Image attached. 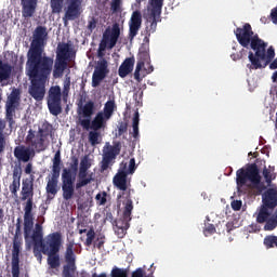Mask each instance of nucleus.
I'll return each instance as SVG.
<instances>
[{"label":"nucleus","mask_w":277,"mask_h":277,"mask_svg":"<svg viewBox=\"0 0 277 277\" xmlns=\"http://www.w3.org/2000/svg\"><path fill=\"white\" fill-rule=\"evenodd\" d=\"M32 170H34V164H31V162H29L28 164H26L24 172H25V174H30L32 172Z\"/></svg>","instance_id":"5fc2aeb1"},{"label":"nucleus","mask_w":277,"mask_h":277,"mask_svg":"<svg viewBox=\"0 0 277 277\" xmlns=\"http://www.w3.org/2000/svg\"><path fill=\"white\" fill-rule=\"evenodd\" d=\"M109 119L104 116L103 111H98L92 121H90V127L92 131H101V129H105L107 127V121Z\"/></svg>","instance_id":"c85d7f7f"},{"label":"nucleus","mask_w":277,"mask_h":277,"mask_svg":"<svg viewBox=\"0 0 277 277\" xmlns=\"http://www.w3.org/2000/svg\"><path fill=\"white\" fill-rule=\"evenodd\" d=\"M45 256H48V265L51 269H57L60 267V253H48Z\"/></svg>","instance_id":"c9c22d12"},{"label":"nucleus","mask_w":277,"mask_h":277,"mask_svg":"<svg viewBox=\"0 0 277 277\" xmlns=\"http://www.w3.org/2000/svg\"><path fill=\"white\" fill-rule=\"evenodd\" d=\"M140 29H142V13L140 11H134L129 22L130 40H133V38L137 36V34L140 32Z\"/></svg>","instance_id":"5701e85b"},{"label":"nucleus","mask_w":277,"mask_h":277,"mask_svg":"<svg viewBox=\"0 0 277 277\" xmlns=\"http://www.w3.org/2000/svg\"><path fill=\"white\" fill-rule=\"evenodd\" d=\"M38 1H22V15L24 18H31L36 14Z\"/></svg>","instance_id":"2f4dec72"},{"label":"nucleus","mask_w":277,"mask_h":277,"mask_svg":"<svg viewBox=\"0 0 277 277\" xmlns=\"http://www.w3.org/2000/svg\"><path fill=\"white\" fill-rule=\"evenodd\" d=\"M149 1H162V0H149Z\"/></svg>","instance_id":"774afa93"},{"label":"nucleus","mask_w":277,"mask_h":277,"mask_svg":"<svg viewBox=\"0 0 277 277\" xmlns=\"http://www.w3.org/2000/svg\"><path fill=\"white\" fill-rule=\"evenodd\" d=\"M135 66V57H128L126 58L122 64L119 66L118 75L121 77V79H124V77H128V75H131L133 72V68Z\"/></svg>","instance_id":"cd10ccee"},{"label":"nucleus","mask_w":277,"mask_h":277,"mask_svg":"<svg viewBox=\"0 0 277 277\" xmlns=\"http://www.w3.org/2000/svg\"><path fill=\"white\" fill-rule=\"evenodd\" d=\"M26 144L34 153H43V150L49 148V142H47V138L41 136L39 133L36 134V131L32 129L28 131Z\"/></svg>","instance_id":"a211bd4d"},{"label":"nucleus","mask_w":277,"mask_h":277,"mask_svg":"<svg viewBox=\"0 0 277 277\" xmlns=\"http://www.w3.org/2000/svg\"><path fill=\"white\" fill-rule=\"evenodd\" d=\"M21 200L24 205V224H28L34 221V179L24 180L22 182Z\"/></svg>","instance_id":"1a4fd4ad"},{"label":"nucleus","mask_w":277,"mask_h":277,"mask_svg":"<svg viewBox=\"0 0 277 277\" xmlns=\"http://www.w3.org/2000/svg\"><path fill=\"white\" fill-rule=\"evenodd\" d=\"M251 182L253 189L263 192L265 185L261 184V173L259 172V166L256 163L248 164L246 168H240L236 171V184L237 188L246 187V184Z\"/></svg>","instance_id":"0eeeda50"},{"label":"nucleus","mask_w":277,"mask_h":277,"mask_svg":"<svg viewBox=\"0 0 277 277\" xmlns=\"http://www.w3.org/2000/svg\"><path fill=\"white\" fill-rule=\"evenodd\" d=\"M264 230H274L277 227V212L272 215L267 221H265Z\"/></svg>","instance_id":"58836bf2"},{"label":"nucleus","mask_w":277,"mask_h":277,"mask_svg":"<svg viewBox=\"0 0 277 277\" xmlns=\"http://www.w3.org/2000/svg\"><path fill=\"white\" fill-rule=\"evenodd\" d=\"M215 225L213 224H209L205 229H203V234L205 237H209L211 235H215Z\"/></svg>","instance_id":"09e8293b"},{"label":"nucleus","mask_w":277,"mask_h":277,"mask_svg":"<svg viewBox=\"0 0 277 277\" xmlns=\"http://www.w3.org/2000/svg\"><path fill=\"white\" fill-rule=\"evenodd\" d=\"M118 109V106L116 105L115 100H109L104 104V108L102 114L107 118L108 120H111V116H114V111Z\"/></svg>","instance_id":"473e14b6"},{"label":"nucleus","mask_w":277,"mask_h":277,"mask_svg":"<svg viewBox=\"0 0 277 277\" xmlns=\"http://www.w3.org/2000/svg\"><path fill=\"white\" fill-rule=\"evenodd\" d=\"M121 1H113L110 4V10L114 14L120 12L121 8Z\"/></svg>","instance_id":"8fccbe9b"},{"label":"nucleus","mask_w":277,"mask_h":277,"mask_svg":"<svg viewBox=\"0 0 277 277\" xmlns=\"http://www.w3.org/2000/svg\"><path fill=\"white\" fill-rule=\"evenodd\" d=\"M118 155H120V143H117L114 146H107V150L104 151L101 161V172L109 170V166H114V161Z\"/></svg>","instance_id":"aec40b11"},{"label":"nucleus","mask_w":277,"mask_h":277,"mask_svg":"<svg viewBox=\"0 0 277 277\" xmlns=\"http://www.w3.org/2000/svg\"><path fill=\"white\" fill-rule=\"evenodd\" d=\"M264 246L267 250L277 248V236L268 235L264 238Z\"/></svg>","instance_id":"ea45409f"},{"label":"nucleus","mask_w":277,"mask_h":277,"mask_svg":"<svg viewBox=\"0 0 277 277\" xmlns=\"http://www.w3.org/2000/svg\"><path fill=\"white\" fill-rule=\"evenodd\" d=\"M131 135L134 140H138L140 137V113L136 111L132 119V132Z\"/></svg>","instance_id":"f704fd0d"},{"label":"nucleus","mask_w":277,"mask_h":277,"mask_svg":"<svg viewBox=\"0 0 277 277\" xmlns=\"http://www.w3.org/2000/svg\"><path fill=\"white\" fill-rule=\"evenodd\" d=\"M92 182H94V177H92V173L88 175V170L79 169L76 189H81V187H85V185H90V183Z\"/></svg>","instance_id":"c756f323"},{"label":"nucleus","mask_w":277,"mask_h":277,"mask_svg":"<svg viewBox=\"0 0 277 277\" xmlns=\"http://www.w3.org/2000/svg\"><path fill=\"white\" fill-rule=\"evenodd\" d=\"M34 150L31 147H25V146H16L14 148V157L18 161H23L24 163H27L29 159H31V155H34Z\"/></svg>","instance_id":"bb28decb"},{"label":"nucleus","mask_w":277,"mask_h":277,"mask_svg":"<svg viewBox=\"0 0 277 277\" xmlns=\"http://www.w3.org/2000/svg\"><path fill=\"white\" fill-rule=\"evenodd\" d=\"M83 13V8L81 6V1H70L65 8V15L63 17L64 24L68 21H77Z\"/></svg>","instance_id":"412c9836"},{"label":"nucleus","mask_w":277,"mask_h":277,"mask_svg":"<svg viewBox=\"0 0 277 277\" xmlns=\"http://www.w3.org/2000/svg\"><path fill=\"white\" fill-rule=\"evenodd\" d=\"M27 77L30 79L28 94L40 103L47 94V83L53 72V63H26Z\"/></svg>","instance_id":"39448f33"},{"label":"nucleus","mask_w":277,"mask_h":277,"mask_svg":"<svg viewBox=\"0 0 277 277\" xmlns=\"http://www.w3.org/2000/svg\"><path fill=\"white\" fill-rule=\"evenodd\" d=\"M23 177V168L21 164H16L13 169V181L9 185V189L12 196H18V190L21 189V179Z\"/></svg>","instance_id":"b1692460"},{"label":"nucleus","mask_w":277,"mask_h":277,"mask_svg":"<svg viewBox=\"0 0 277 277\" xmlns=\"http://www.w3.org/2000/svg\"><path fill=\"white\" fill-rule=\"evenodd\" d=\"M52 175L48 180L45 192L48 194V198L53 200L55 196H57V185L60 183V174L62 172V153L57 150L52 159Z\"/></svg>","instance_id":"9b49d317"},{"label":"nucleus","mask_w":277,"mask_h":277,"mask_svg":"<svg viewBox=\"0 0 277 277\" xmlns=\"http://www.w3.org/2000/svg\"><path fill=\"white\" fill-rule=\"evenodd\" d=\"M24 239L27 248L32 246V254L42 262V254H58L62 248V233L54 232L44 238V230L40 223L34 228V221L24 223Z\"/></svg>","instance_id":"7ed1b4c3"},{"label":"nucleus","mask_w":277,"mask_h":277,"mask_svg":"<svg viewBox=\"0 0 277 277\" xmlns=\"http://www.w3.org/2000/svg\"><path fill=\"white\" fill-rule=\"evenodd\" d=\"M5 222V211L0 206V223Z\"/></svg>","instance_id":"13d9d810"},{"label":"nucleus","mask_w":277,"mask_h":277,"mask_svg":"<svg viewBox=\"0 0 277 277\" xmlns=\"http://www.w3.org/2000/svg\"><path fill=\"white\" fill-rule=\"evenodd\" d=\"M21 105V89L14 88L11 94L8 96L5 104V120L9 122L10 129H14L16 121L14 116H16V109Z\"/></svg>","instance_id":"4468645a"},{"label":"nucleus","mask_w":277,"mask_h":277,"mask_svg":"<svg viewBox=\"0 0 277 277\" xmlns=\"http://www.w3.org/2000/svg\"><path fill=\"white\" fill-rule=\"evenodd\" d=\"M118 38H120V25L114 24L111 29H105L97 49V57L100 60L96 62L92 75V88H98L101 82L109 75V63L105 58V51L107 49H114L118 44Z\"/></svg>","instance_id":"20e7f679"},{"label":"nucleus","mask_w":277,"mask_h":277,"mask_svg":"<svg viewBox=\"0 0 277 277\" xmlns=\"http://www.w3.org/2000/svg\"><path fill=\"white\" fill-rule=\"evenodd\" d=\"M48 109L52 116L62 114V88L54 85L48 92Z\"/></svg>","instance_id":"f3484780"},{"label":"nucleus","mask_w":277,"mask_h":277,"mask_svg":"<svg viewBox=\"0 0 277 277\" xmlns=\"http://www.w3.org/2000/svg\"><path fill=\"white\" fill-rule=\"evenodd\" d=\"M98 137H101V133L98 132V130H93L89 132V142L91 146H96V144H100Z\"/></svg>","instance_id":"a19ab883"},{"label":"nucleus","mask_w":277,"mask_h":277,"mask_svg":"<svg viewBox=\"0 0 277 277\" xmlns=\"http://www.w3.org/2000/svg\"><path fill=\"white\" fill-rule=\"evenodd\" d=\"M151 8L148 10L147 23L149 26H146L145 31L148 32V36L157 31V23H161V9L163 8V1H151Z\"/></svg>","instance_id":"dca6fc26"},{"label":"nucleus","mask_w":277,"mask_h":277,"mask_svg":"<svg viewBox=\"0 0 277 277\" xmlns=\"http://www.w3.org/2000/svg\"><path fill=\"white\" fill-rule=\"evenodd\" d=\"M225 226H226L227 233H230L232 230H235V224H233V222L226 223Z\"/></svg>","instance_id":"4d7b16f0"},{"label":"nucleus","mask_w":277,"mask_h":277,"mask_svg":"<svg viewBox=\"0 0 277 277\" xmlns=\"http://www.w3.org/2000/svg\"><path fill=\"white\" fill-rule=\"evenodd\" d=\"M13 71L14 66L0 60V83H3V81H10Z\"/></svg>","instance_id":"7c9ffc66"},{"label":"nucleus","mask_w":277,"mask_h":277,"mask_svg":"<svg viewBox=\"0 0 277 277\" xmlns=\"http://www.w3.org/2000/svg\"><path fill=\"white\" fill-rule=\"evenodd\" d=\"M263 176L267 183V185H272V182L276 179V175L269 171V169L264 168L263 170Z\"/></svg>","instance_id":"a18cd8bd"},{"label":"nucleus","mask_w":277,"mask_h":277,"mask_svg":"<svg viewBox=\"0 0 277 277\" xmlns=\"http://www.w3.org/2000/svg\"><path fill=\"white\" fill-rule=\"evenodd\" d=\"M103 246H105V236H100L96 238L94 247L97 248V250H102Z\"/></svg>","instance_id":"3c124183"},{"label":"nucleus","mask_w":277,"mask_h":277,"mask_svg":"<svg viewBox=\"0 0 277 277\" xmlns=\"http://www.w3.org/2000/svg\"><path fill=\"white\" fill-rule=\"evenodd\" d=\"M234 34L236 40L243 49H252L254 51H249L248 55L249 62L251 63L248 65L250 70H259L261 68H267V66H269L271 70L277 69L276 50H274V47L267 49V43L263 39H260L259 35L254 34L250 23H246L242 27H237Z\"/></svg>","instance_id":"f03ea898"},{"label":"nucleus","mask_w":277,"mask_h":277,"mask_svg":"<svg viewBox=\"0 0 277 277\" xmlns=\"http://www.w3.org/2000/svg\"><path fill=\"white\" fill-rule=\"evenodd\" d=\"M15 235L13 238V250L11 261L12 277H21V246H23V238H21V219H17Z\"/></svg>","instance_id":"f8f14e48"},{"label":"nucleus","mask_w":277,"mask_h":277,"mask_svg":"<svg viewBox=\"0 0 277 277\" xmlns=\"http://www.w3.org/2000/svg\"><path fill=\"white\" fill-rule=\"evenodd\" d=\"M51 1H64V0H51Z\"/></svg>","instance_id":"69168bd1"},{"label":"nucleus","mask_w":277,"mask_h":277,"mask_svg":"<svg viewBox=\"0 0 277 277\" xmlns=\"http://www.w3.org/2000/svg\"><path fill=\"white\" fill-rule=\"evenodd\" d=\"M65 265L63 266V277H75L77 272V255L75 254V240L66 243L64 254Z\"/></svg>","instance_id":"2eb2a0df"},{"label":"nucleus","mask_w":277,"mask_h":277,"mask_svg":"<svg viewBox=\"0 0 277 277\" xmlns=\"http://www.w3.org/2000/svg\"><path fill=\"white\" fill-rule=\"evenodd\" d=\"M143 42L145 43V44H143V47H149V44H150V35H148V32H146V36L144 37Z\"/></svg>","instance_id":"6e6d98bb"},{"label":"nucleus","mask_w":277,"mask_h":277,"mask_svg":"<svg viewBox=\"0 0 277 277\" xmlns=\"http://www.w3.org/2000/svg\"><path fill=\"white\" fill-rule=\"evenodd\" d=\"M92 277H107V273H101L100 275L94 273Z\"/></svg>","instance_id":"680f3d73"},{"label":"nucleus","mask_w":277,"mask_h":277,"mask_svg":"<svg viewBox=\"0 0 277 277\" xmlns=\"http://www.w3.org/2000/svg\"><path fill=\"white\" fill-rule=\"evenodd\" d=\"M107 198H110L109 194L107 192L103 190L96 194L95 196V202L97 207H105L107 205Z\"/></svg>","instance_id":"4c0bfd02"},{"label":"nucleus","mask_w":277,"mask_h":277,"mask_svg":"<svg viewBox=\"0 0 277 277\" xmlns=\"http://www.w3.org/2000/svg\"><path fill=\"white\" fill-rule=\"evenodd\" d=\"M274 208H269L268 206L262 203L255 212L258 224H265V222H267V220L274 215Z\"/></svg>","instance_id":"a878e982"},{"label":"nucleus","mask_w":277,"mask_h":277,"mask_svg":"<svg viewBox=\"0 0 277 277\" xmlns=\"http://www.w3.org/2000/svg\"><path fill=\"white\" fill-rule=\"evenodd\" d=\"M70 93V79L65 80L63 87V98H68V94Z\"/></svg>","instance_id":"de8ad7c7"},{"label":"nucleus","mask_w":277,"mask_h":277,"mask_svg":"<svg viewBox=\"0 0 277 277\" xmlns=\"http://www.w3.org/2000/svg\"><path fill=\"white\" fill-rule=\"evenodd\" d=\"M262 205L276 209L277 207V190L276 188H267L262 195Z\"/></svg>","instance_id":"393cba45"},{"label":"nucleus","mask_w":277,"mask_h":277,"mask_svg":"<svg viewBox=\"0 0 277 277\" xmlns=\"http://www.w3.org/2000/svg\"><path fill=\"white\" fill-rule=\"evenodd\" d=\"M3 131H5V121L3 119H0V155H3L5 153V134H3Z\"/></svg>","instance_id":"e433bc0d"},{"label":"nucleus","mask_w":277,"mask_h":277,"mask_svg":"<svg viewBox=\"0 0 277 277\" xmlns=\"http://www.w3.org/2000/svg\"><path fill=\"white\" fill-rule=\"evenodd\" d=\"M70 62V44L58 43L56 49V58L53 60L52 74L54 79H62L64 71L68 70Z\"/></svg>","instance_id":"6e6552de"},{"label":"nucleus","mask_w":277,"mask_h":277,"mask_svg":"<svg viewBox=\"0 0 277 277\" xmlns=\"http://www.w3.org/2000/svg\"><path fill=\"white\" fill-rule=\"evenodd\" d=\"M79 233L80 235H83V233H88V229H80Z\"/></svg>","instance_id":"0e129e2a"},{"label":"nucleus","mask_w":277,"mask_h":277,"mask_svg":"<svg viewBox=\"0 0 277 277\" xmlns=\"http://www.w3.org/2000/svg\"><path fill=\"white\" fill-rule=\"evenodd\" d=\"M64 8V1H51L52 14H60Z\"/></svg>","instance_id":"37998d69"},{"label":"nucleus","mask_w":277,"mask_h":277,"mask_svg":"<svg viewBox=\"0 0 277 277\" xmlns=\"http://www.w3.org/2000/svg\"><path fill=\"white\" fill-rule=\"evenodd\" d=\"M148 45H142L137 55V63L134 71L135 81H142V69L145 75H150L155 70V67L150 65V53L148 52Z\"/></svg>","instance_id":"ddd939ff"},{"label":"nucleus","mask_w":277,"mask_h":277,"mask_svg":"<svg viewBox=\"0 0 277 277\" xmlns=\"http://www.w3.org/2000/svg\"><path fill=\"white\" fill-rule=\"evenodd\" d=\"M92 168V162L90 161V156L85 155L80 161L79 170H89Z\"/></svg>","instance_id":"c03bdc74"},{"label":"nucleus","mask_w":277,"mask_h":277,"mask_svg":"<svg viewBox=\"0 0 277 277\" xmlns=\"http://www.w3.org/2000/svg\"><path fill=\"white\" fill-rule=\"evenodd\" d=\"M241 205H242L241 200H234V201H232V209L234 211H240Z\"/></svg>","instance_id":"864d4df0"},{"label":"nucleus","mask_w":277,"mask_h":277,"mask_svg":"<svg viewBox=\"0 0 277 277\" xmlns=\"http://www.w3.org/2000/svg\"><path fill=\"white\" fill-rule=\"evenodd\" d=\"M2 98H3V97H1V94H0V103H1Z\"/></svg>","instance_id":"338daca9"},{"label":"nucleus","mask_w":277,"mask_h":277,"mask_svg":"<svg viewBox=\"0 0 277 277\" xmlns=\"http://www.w3.org/2000/svg\"><path fill=\"white\" fill-rule=\"evenodd\" d=\"M247 53L248 51L246 49H241L238 53L230 54V58L233 62H239V60H242Z\"/></svg>","instance_id":"49530a36"},{"label":"nucleus","mask_w":277,"mask_h":277,"mask_svg":"<svg viewBox=\"0 0 277 277\" xmlns=\"http://www.w3.org/2000/svg\"><path fill=\"white\" fill-rule=\"evenodd\" d=\"M128 124H127V122H121L120 124H119V128H118V136L120 137V136H122V135H124V133H127V129H128Z\"/></svg>","instance_id":"603ef678"},{"label":"nucleus","mask_w":277,"mask_h":277,"mask_svg":"<svg viewBox=\"0 0 277 277\" xmlns=\"http://www.w3.org/2000/svg\"><path fill=\"white\" fill-rule=\"evenodd\" d=\"M94 239H96V232H94V228H90L87 232V239H85L84 245L88 247L92 246Z\"/></svg>","instance_id":"79ce46f5"},{"label":"nucleus","mask_w":277,"mask_h":277,"mask_svg":"<svg viewBox=\"0 0 277 277\" xmlns=\"http://www.w3.org/2000/svg\"><path fill=\"white\" fill-rule=\"evenodd\" d=\"M272 80H273L274 82H276V80H277V70L273 74Z\"/></svg>","instance_id":"e2e57ef3"},{"label":"nucleus","mask_w":277,"mask_h":277,"mask_svg":"<svg viewBox=\"0 0 277 277\" xmlns=\"http://www.w3.org/2000/svg\"><path fill=\"white\" fill-rule=\"evenodd\" d=\"M38 133L48 140L49 135H53V124L45 120L39 128Z\"/></svg>","instance_id":"72a5a7b5"},{"label":"nucleus","mask_w":277,"mask_h":277,"mask_svg":"<svg viewBox=\"0 0 277 277\" xmlns=\"http://www.w3.org/2000/svg\"><path fill=\"white\" fill-rule=\"evenodd\" d=\"M47 38H49L47 27L37 26L32 34L30 48L27 52L26 63L53 64V56H49L47 53H44Z\"/></svg>","instance_id":"423d86ee"},{"label":"nucleus","mask_w":277,"mask_h":277,"mask_svg":"<svg viewBox=\"0 0 277 277\" xmlns=\"http://www.w3.org/2000/svg\"><path fill=\"white\" fill-rule=\"evenodd\" d=\"M88 27H89V29H96V22L95 21L89 22Z\"/></svg>","instance_id":"052dcab7"},{"label":"nucleus","mask_w":277,"mask_h":277,"mask_svg":"<svg viewBox=\"0 0 277 277\" xmlns=\"http://www.w3.org/2000/svg\"><path fill=\"white\" fill-rule=\"evenodd\" d=\"M111 277H129V268H118V266L113 267L110 272ZM130 277H155L153 273L146 275V269L143 267L136 268L132 272Z\"/></svg>","instance_id":"4be33fe9"},{"label":"nucleus","mask_w":277,"mask_h":277,"mask_svg":"<svg viewBox=\"0 0 277 277\" xmlns=\"http://www.w3.org/2000/svg\"><path fill=\"white\" fill-rule=\"evenodd\" d=\"M142 94H143V92H140V91H137L136 93H134V95H133L134 101H136L137 103H140V101H137V98H142Z\"/></svg>","instance_id":"bf43d9fd"},{"label":"nucleus","mask_w":277,"mask_h":277,"mask_svg":"<svg viewBox=\"0 0 277 277\" xmlns=\"http://www.w3.org/2000/svg\"><path fill=\"white\" fill-rule=\"evenodd\" d=\"M137 166L135 164V158H131L129 163L122 161L120 163L119 171L113 179V183L117 189H120L122 194L117 196L118 200L122 198V214L121 217L114 221V214L111 212L106 213V220L113 222V228L119 239H124L127 230L131 227V220H133V199H131V189H129V183L127 176L129 174H135Z\"/></svg>","instance_id":"f257e3e1"},{"label":"nucleus","mask_w":277,"mask_h":277,"mask_svg":"<svg viewBox=\"0 0 277 277\" xmlns=\"http://www.w3.org/2000/svg\"><path fill=\"white\" fill-rule=\"evenodd\" d=\"M69 168L70 169H63L62 173V192L64 200H71L72 196H75V179H72V172L79 170V158L72 156Z\"/></svg>","instance_id":"9d476101"},{"label":"nucleus","mask_w":277,"mask_h":277,"mask_svg":"<svg viewBox=\"0 0 277 277\" xmlns=\"http://www.w3.org/2000/svg\"><path fill=\"white\" fill-rule=\"evenodd\" d=\"M95 111L96 105L94 104V101H88L84 105L81 104L78 107V115L81 116V118H85L80 121V124L87 131L90 130V118L94 116Z\"/></svg>","instance_id":"6ab92c4d"}]
</instances>
